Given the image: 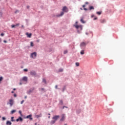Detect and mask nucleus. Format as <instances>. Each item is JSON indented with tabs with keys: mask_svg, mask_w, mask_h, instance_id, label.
I'll return each instance as SVG.
<instances>
[{
	"mask_svg": "<svg viewBox=\"0 0 125 125\" xmlns=\"http://www.w3.org/2000/svg\"><path fill=\"white\" fill-rule=\"evenodd\" d=\"M59 115L54 116L52 118V119L53 120L51 121L49 123L50 125H53L56 122V121L59 119Z\"/></svg>",
	"mask_w": 125,
	"mask_h": 125,
	"instance_id": "1",
	"label": "nucleus"
},
{
	"mask_svg": "<svg viewBox=\"0 0 125 125\" xmlns=\"http://www.w3.org/2000/svg\"><path fill=\"white\" fill-rule=\"evenodd\" d=\"M74 26L77 29V32L78 34H80L82 33V31L83 30V25H76L74 24Z\"/></svg>",
	"mask_w": 125,
	"mask_h": 125,
	"instance_id": "2",
	"label": "nucleus"
},
{
	"mask_svg": "<svg viewBox=\"0 0 125 125\" xmlns=\"http://www.w3.org/2000/svg\"><path fill=\"white\" fill-rule=\"evenodd\" d=\"M87 45V43L86 42H81L80 44V47L81 49H84L85 48Z\"/></svg>",
	"mask_w": 125,
	"mask_h": 125,
	"instance_id": "3",
	"label": "nucleus"
},
{
	"mask_svg": "<svg viewBox=\"0 0 125 125\" xmlns=\"http://www.w3.org/2000/svg\"><path fill=\"white\" fill-rule=\"evenodd\" d=\"M37 56V52H33L30 54V58L33 59H35Z\"/></svg>",
	"mask_w": 125,
	"mask_h": 125,
	"instance_id": "4",
	"label": "nucleus"
},
{
	"mask_svg": "<svg viewBox=\"0 0 125 125\" xmlns=\"http://www.w3.org/2000/svg\"><path fill=\"white\" fill-rule=\"evenodd\" d=\"M30 74L32 76H36V71H34V70H32L31 71H30Z\"/></svg>",
	"mask_w": 125,
	"mask_h": 125,
	"instance_id": "5",
	"label": "nucleus"
},
{
	"mask_svg": "<svg viewBox=\"0 0 125 125\" xmlns=\"http://www.w3.org/2000/svg\"><path fill=\"white\" fill-rule=\"evenodd\" d=\"M32 115H29L27 116L26 117L24 118V119H29L30 120L32 121L33 120V118L32 117Z\"/></svg>",
	"mask_w": 125,
	"mask_h": 125,
	"instance_id": "6",
	"label": "nucleus"
},
{
	"mask_svg": "<svg viewBox=\"0 0 125 125\" xmlns=\"http://www.w3.org/2000/svg\"><path fill=\"white\" fill-rule=\"evenodd\" d=\"M67 9V7L66 6H64L62 7V11L63 12H67L66 10Z\"/></svg>",
	"mask_w": 125,
	"mask_h": 125,
	"instance_id": "7",
	"label": "nucleus"
},
{
	"mask_svg": "<svg viewBox=\"0 0 125 125\" xmlns=\"http://www.w3.org/2000/svg\"><path fill=\"white\" fill-rule=\"evenodd\" d=\"M100 21L101 23H104L106 22V20L105 19H101Z\"/></svg>",
	"mask_w": 125,
	"mask_h": 125,
	"instance_id": "8",
	"label": "nucleus"
},
{
	"mask_svg": "<svg viewBox=\"0 0 125 125\" xmlns=\"http://www.w3.org/2000/svg\"><path fill=\"white\" fill-rule=\"evenodd\" d=\"M22 81H23V82H27L28 81V78L27 77H23L22 78Z\"/></svg>",
	"mask_w": 125,
	"mask_h": 125,
	"instance_id": "9",
	"label": "nucleus"
},
{
	"mask_svg": "<svg viewBox=\"0 0 125 125\" xmlns=\"http://www.w3.org/2000/svg\"><path fill=\"white\" fill-rule=\"evenodd\" d=\"M10 103L9 104H10V106H12L13 105L14 102L12 99H10L9 101Z\"/></svg>",
	"mask_w": 125,
	"mask_h": 125,
	"instance_id": "10",
	"label": "nucleus"
},
{
	"mask_svg": "<svg viewBox=\"0 0 125 125\" xmlns=\"http://www.w3.org/2000/svg\"><path fill=\"white\" fill-rule=\"evenodd\" d=\"M64 15V12L62 11L61 12L60 14H58L57 15V17H62Z\"/></svg>",
	"mask_w": 125,
	"mask_h": 125,
	"instance_id": "11",
	"label": "nucleus"
},
{
	"mask_svg": "<svg viewBox=\"0 0 125 125\" xmlns=\"http://www.w3.org/2000/svg\"><path fill=\"white\" fill-rule=\"evenodd\" d=\"M65 119V117L64 115H62L61 119H60V121L62 122Z\"/></svg>",
	"mask_w": 125,
	"mask_h": 125,
	"instance_id": "12",
	"label": "nucleus"
},
{
	"mask_svg": "<svg viewBox=\"0 0 125 125\" xmlns=\"http://www.w3.org/2000/svg\"><path fill=\"white\" fill-rule=\"evenodd\" d=\"M35 116L37 118H39L42 117V114L41 113L39 115H36Z\"/></svg>",
	"mask_w": 125,
	"mask_h": 125,
	"instance_id": "13",
	"label": "nucleus"
},
{
	"mask_svg": "<svg viewBox=\"0 0 125 125\" xmlns=\"http://www.w3.org/2000/svg\"><path fill=\"white\" fill-rule=\"evenodd\" d=\"M26 35H27V37L30 38L32 36V33H26Z\"/></svg>",
	"mask_w": 125,
	"mask_h": 125,
	"instance_id": "14",
	"label": "nucleus"
},
{
	"mask_svg": "<svg viewBox=\"0 0 125 125\" xmlns=\"http://www.w3.org/2000/svg\"><path fill=\"white\" fill-rule=\"evenodd\" d=\"M81 111L82 110L81 109H78V110H76V113L79 114L81 113Z\"/></svg>",
	"mask_w": 125,
	"mask_h": 125,
	"instance_id": "15",
	"label": "nucleus"
},
{
	"mask_svg": "<svg viewBox=\"0 0 125 125\" xmlns=\"http://www.w3.org/2000/svg\"><path fill=\"white\" fill-rule=\"evenodd\" d=\"M34 89H33L32 90L30 89L27 92V94L30 95L31 93H32L33 91V90Z\"/></svg>",
	"mask_w": 125,
	"mask_h": 125,
	"instance_id": "16",
	"label": "nucleus"
},
{
	"mask_svg": "<svg viewBox=\"0 0 125 125\" xmlns=\"http://www.w3.org/2000/svg\"><path fill=\"white\" fill-rule=\"evenodd\" d=\"M85 54L84 53V50H82L80 52V54L82 55H83Z\"/></svg>",
	"mask_w": 125,
	"mask_h": 125,
	"instance_id": "17",
	"label": "nucleus"
},
{
	"mask_svg": "<svg viewBox=\"0 0 125 125\" xmlns=\"http://www.w3.org/2000/svg\"><path fill=\"white\" fill-rule=\"evenodd\" d=\"M6 125H12V123L10 121H8L7 122V123H6Z\"/></svg>",
	"mask_w": 125,
	"mask_h": 125,
	"instance_id": "18",
	"label": "nucleus"
},
{
	"mask_svg": "<svg viewBox=\"0 0 125 125\" xmlns=\"http://www.w3.org/2000/svg\"><path fill=\"white\" fill-rule=\"evenodd\" d=\"M65 89H66V86H64L62 87V92H64Z\"/></svg>",
	"mask_w": 125,
	"mask_h": 125,
	"instance_id": "19",
	"label": "nucleus"
},
{
	"mask_svg": "<svg viewBox=\"0 0 125 125\" xmlns=\"http://www.w3.org/2000/svg\"><path fill=\"white\" fill-rule=\"evenodd\" d=\"M89 10H94V6H89Z\"/></svg>",
	"mask_w": 125,
	"mask_h": 125,
	"instance_id": "20",
	"label": "nucleus"
},
{
	"mask_svg": "<svg viewBox=\"0 0 125 125\" xmlns=\"http://www.w3.org/2000/svg\"><path fill=\"white\" fill-rule=\"evenodd\" d=\"M80 21H81V22L82 23H85V21L83 20V19H81L80 20Z\"/></svg>",
	"mask_w": 125,
	"mask_h": 125,
	"instance_id": "21",
	"label": "nucleus"
},
{
	"mask_svg": "<svg viewBox=\"0 0 125 125\" xmlns=\"http://www.w3.org/2000/svg\"><path fill=\"white\" fill-rule=\"evenodd\" d=\"M42 83H43L44 84H46L47 82L45 79H42Z\"/></svg>",
	"mask_w": 125,
	"mask_h": 125,
	"instance_id": "22",
	"label": "nucleus"
},
{
	"mask_svg": "<svg viewBox=\"0 0 125 125\" xmlns=\"http://www.w3.org/2000/svg\"><path fill=\"white\" fill-rule=\"evenodd\" d=\"M17 110H13L11 111V114H14V113L16 112Z\"/></svg>",
	"mask_w": 125,
	"mask_h": 125,
	"instance_id": "23",
	"label": "nucleus"
},
{
	"mask_svg": "<svg viewBox=\"0 0 125 125\" xmlns=\"http://www.w3.org/2000/svg\"><path fill=\"white\" fill-rule=\"evenodd\" d=\"M18 119L20 122H22L23 121V119L21 117H19Z\"/></svg>",
	"mask_w": 125,
	"mask_h": 125,
	"instance_id": "24",
	"label": "nucleus"
},
{
	"mask_svg": "<svg viewBox=\"0 0 125 125\" xmlns=\"http://www.w3.org/2000/svg\"><path fill=\"white\" fill-rule=\"evenodd\" d=\"M60 104L61 105H63V102L62 100H60Z\"/></svg>",
	"mask_w": 125,
	"mask_h": 125,
	"instance_id": "25",
	"label": "nucleus"
},
{
	"mask_svg": "<svg viewBox=\"0 0 125 125\" xmlns=\"http://www.w3.org/2000/svg\"><path fill=\"white\" fill-rule=\"evenodd\" d=\"M96 14H97V15H101L102 14V12H101V11H97V12H96Z\"/></svg>",
	"mask_w": 125,
	"mask_h": 125,
	"instance_id": "26",
	"label": "nucleus"
},
{
	"mask_svg": "<svg viewBox=\"0 0 125 125\" xmlns=\"http://www.w3.org/2000/svg\"><path fill=\"white\" fill-rule=\"evenodd\" d=\"M14 117H12L11 118V122H15V120H14Z\"/></svg>",
	"mask_w": 125,
	"mask_h": 125,
	"instance_id": "27",
	"label": "nucleus"
},
{
	"mask_svg": "<svg viewBox=\"0 0 125 125\" xmlns=\"http://www.w3.org/2000/svg\"><path fill=\"white\" fill-rule=\"evenodd\" d=\"M34 46L33 44V42H30V46L31 47H33Z\"/></svg>",
	"mask_w": 125,
	"mask_h": 125,
	"instance_id": "28",
	"label": "nucleus"
},
{
	"mask_svg": "<svg viewBox=\"0 0 125 125\" xmlns=\"http://www.w3.org/2000/svg\"><path fill=\"white\" fill-rule=\"evenodd\" d=\"M75 65L76 66H80V63L79 62H76Z\"/></svg>",
	"mask_w": 125,
	"mask_h": 125,
	"instance_id": "29",
	"label": "nucleus"
},
{
	"mask_svg": "<svg viewBox=\"0 0 125 125\" xmlns=\"http://www.w3.org/2000/svg\"><path fill=\"white\" fill-rule=\"evenodd\" d=\"M68 53V51H67V50H65V51H64L63 52V54H66Z\"/></svg>",
	"mask_w": 125,
	"mask_h": 125,
	"instance_id": "30",
	"label": "nucleus"
},
{
	"mask_svg": "<svg viewBox=\"0 0 125 125\" xmlns=\"http://www.w3.org/2000/svg\"><path fill=\"white\" fill-rule=\"evenodd\" d=\"M63 69H62V68H60L59 70V72H63Z\"/></svg>",
	"mask_w": 125,
	"mask_h": 125,
	"instance_id": "31",
	"label": "nucleus"
},
{
	"mask_svg": "<svg viewBox=\"0 0 125 125\" xmlns=\"http://www.w3.org/2000/svg\"><path fill=\"white\" fill-rule=\"evenodd\" d=\"M19 113L21 116H22L21 111V110H19Z\"/></svg>",
	"mask_w": 125,
	"mask_h": 125,
	"instance_id": "32",
	"label": "nucleus"
},
{
	"mask_svg": "<svg viewBox=\"0 0 125 125\" xmlns=\"http://www.w3.org/2000/svg\"><path fill=\"white\" fill-rule=\"evenodd\" d=\"M39 91H41V90H42V91H44V88H39Z\"/></svg>",
	"mask_w": 125,
	"mask_h": 125,
	"instance_id": "33",
	"label": "nucleus"
},
{
	"mask_svg": "<svg viewBox=\"0 0 125 125\" xmlns=\"http://www.w3.org/2000/svg\"><path fill=\"white\" fill-rule=\"evenodd\" d=\"M18 13H19V11L18 10H16L15 11V14H17Z\"/></svg>",
	"mask_w": 125,
	"mask_h": 125,
	"instance_id": "34",
	"label": "nucleus"
},
{
	"mask_svg": "<svg viewBox=\"0 0 125 125\" xmlns=\"http://www.w3.org/2000/svg\"><path fill=\"white\" fill-rule=\"evenodd\" d=\"M16 27V25H11V28H15Z\"/></svg>",
	"mask_w": 125,
	"mask_h": 125,
	"instance_id": "35",
	"label": "nucleus"
},
{
	"mask_svg": "<svg viewBox=\"0 0 125 125\" xmlns=\"http://www.w3.org/2000/svg\"><path fill=\"white\" fill-rule=\"evenodd\" d=\"M30 6L29 5H27V6H26V8H27V9H30Z\"/></svg>",
	"mask_w": 125,
	"mask_h": 125,
	"instance_id": "36",
	"label": "nucleus"
},
{
	"mask_svg": "<svg viewBox=\"0 0 125 125\" xmlns=\"http://www.w3.org/2000/svg\"><path fill=\"white\" fill-rule=\"evenodd\" d=\"M23 71H25V72H27L28 71V69H27V68H24L23 69Z\"/></svg>",
	"mask_w": 125,
	"mask_h": 125,
	"instance_id": "37",
	"label": "nucleus"
},
{
	"mask_svg": "<svg viewBox=\"0 0 125 125\" xmlns=\"http://www.w3.org/2000/svg\"><path fill=\"white\" fill-rule=\"evenodd\" d=\"M24 102V101L22 100L21 102V104H22Z\"/></svg>",
	"mask_w": 125,
	"mask_h": 125,
	"instance_id": "38",
	"label": "nucleus"
},
{
	"mask_svg": "<svg viewBox=\"0 0 125 125\" xmlns=\"http://www.w3.org/2000/svg\"><path fill=\"white\" fill-rule=\"evenodd\" d=\"M97 17H95L94 19H93V20L94 21H96V20H97Z\"/></svg>",
	"mask_w": 125,
	"mask_h": 125,
	"instance_id": "39",
	"label": "nucleus"
},
{
	"mask_svg": "<svg viewBox=\"0 0 125 125\" xmlns=\"http://www.w3.org/2000/svg\"><path fill=\"white\" fill-rule=\"evenodd\" d=\"M6 119V118H5V117L2 118V120H3V121L5 120Z\"/></svg>",
	"mask_w": 125,
	"mask_h": 125,
	"instance_id": "40",
	"label": "nucleus"
},
{
	"mask_svg": "<svg viewBox=\"0 0 125 125\" xmlns=\"http://www.w3.org/2000/svg\"><path fill=\"white\" fill-rule=\"evenodd\" d=\"M4 36V33H1V36L3 37Z\"/></svg>",
	"mask_w": 125,
	"mask_h": 125,
	"instance_id": "41",
	"label": "nucleus"
},
{
	"mask_svg": "<svg viewBox=\"0 0 125 125\" xmlns=\"http://www.w3.org/2000/svg\"><path fill=\"white\" fill-rule=\"evenodd\" d=\"M83 10H85V11H87V10H88V9L84 7V8H83Z\"/></svg>",
	"mask_w": 125,
	"mask_h": 125,
	"instance_id": "42",
	"label": "nucleus"
},
{
	"mask_svg": "<svg viewBox=\"0 0 125 125\" xmlns=\"http://www.w3.org/2000/svg\"><path fill=\"white\" fill-rule=\"evenodd\" d=\"M16 26H18L20 25V24L19 23H17L15 24Z\"/></svg>",
	"mask_w": 125,
	"mask_h": 125,
	"instance_id": "43",
	"label": "nucleus"
},
{
	"mask_svg": "<svg viewBox=\"0 0 125 125\" xmlns=\"http://www.w3.org/2000/svg\"><path fill=\"white\" fill-rule=\"evenodd\" d=\"M14 97H17V94H14Z\"/></svg>",
	"mask_w": 125,
	"mask_h": 125,
	"instance_id": "44",
	"label": "nucleus"
},
{
	"mask_svg": "<svg viewBox=\"0 0 125 125\" xmlns=\"http://www.w3.org/2000/svg\"><path fill=\"white\" fill-rule=\"evenodd\" d=\"M55 89H58L57 85H55Z\"/></svg>",
	"mask_w": 125,
	"mask_h": 125,
	"instance_id": "45",
	"label": "nucleus"
},
{
	"mask_svg": "<svg viewBox=\"0 0 125 125\" xmlns=\"http://www.w3.org/2000/svg\"><path fill=\"white\" fill-rule=\"evenodd\" d=\"M89 2L88 1L85 2V4H88Z\"/></svg>",
	"mask_w": 125,
	"mask_h": 125,
	"instance_id": "46",
	"label": "nucleus"
},
{
	"mask_svg": "<svg viewBox=\"0 0 125 125\" xmlns=\"http://www.w3.org/2000/svg\"><path fill=\"white\" fill-rule=\"evenodd\" d=\"M16 121L17 122H19L20 121H19V118L16 119Z\"/></svg>",
	"mask_w": 125,
	"mask_h": 125,
	"instance_id": "47",
	"label": "nucleus"
},
{
	"mask_svg": "<svg viewBox=\"0 0 125 125\" xmlns=\"http://www.w3.org/2000/svg\"><path fill=\"white\" fill-rule=\"evenodd\" d=\"M82 7H83V8H84V7H85V4L83 5H82Z\"/></svg>",
	"mask_w": 125,
	"mask_h": 125,
	"instance_id": "48",
	"label": "nucleus"
},
{
	"mask_svg": "<svg viewBox=\"0 0 125 125\" xmlns=\"http://www.w3.org/2000/svg\"><path fill=\"white\" fill-rule=\"evenodd\" d=\"M94 15H91V18H94Z\"/></svg>",
	"mask_w": 125,
	"mask_h": 125,
	"instance_id": "49",
	"label": "nucleus"
},
{
	"mask_svg": "<svg viewBox=\"0 0 125 125\" xmlns=\"http://www.w3.org/2000/svg\"><path fill=\"white\" fill-rule=\"evenodd\" d=\"M89 34V33L88 32H85V35H88Z\"/></svg>",
	"mask_w": 125,
	"mask_h": 125,
	"instance_id": "50",
	"label": "nucleus"
},
{
	"mask_svg": "<svg viewBox=\"0 0 125 125\" xmlns=\"http://www.w3.org/2000/svg\"><path fill=\"white\" fill-rule=\"evenodd\" d=\"M4 43H7V41H6V40H4Z\"/></svg>",
	"mask_w": 125,
	"mask_h": 125,
	"instance_id": "51",
	"label": "nucleus"
},
{
	"mask_svg": "<svg viewBox=\"0 0 125 125\" xmlns=\"http://www.w3.org/2000/svg\"><path fill=\"white\" fill-rule=\"evenodd\" d=\"M2 15V12H0V15Z\"/></svg>",
	"mask_w": 125,
	"mask_h": 125,
	"instance_id": "52",
	"label": "nucleus"
},
{
	"mask_svg": "<svg viewBox=\"0 0 125 125\" xmlns=\"http://www.w3.org/2000/svg\"><path fill=\"white\" fill-rule=\"evenodd\" d=\"M78 23V22L77 21H76L75 22V24H77Z\"/></svg>",
	"mask_w": 125,
	"mask_h": 125,
	"instance_id": "53",
	"label": "nucleus"
},
{
	"mask_svg": "<svg viewBox=\"0 0 125 125\" xmlns=\"http://www.w3.org/2000/svg\"><path fill=\"white\" fill-rule=\"evenodd\" d=\"M65 107V106H63L62 107V109H64Z\"/></svg>",
	"mask_w": 125,
	"mask_h": 125,
	"instance_id": "54",
	"label": "nucleus"
},
{
	"mask_svg": "<svg viewBox=\"0 0 125 125\" xmlns=\"http://www.w3.org/2000/svg\"><path fill=\"white\" fill-rule=\"evenodd\" d=\"M11 93H14V91H11Z\"/></svg>",
	"mask_w": 125,
	"mask_h": 125,
	"instance_id": "55",
	"label": "nucleus"
},
{
	"mask_svg": "<svg viewBox=\"0 0 125 125\" xmlns=\"http://www.w3.org/2000/svg\"><path fill=\"white\" fill-rule=\"evenodd\" d=\"M21 27L23 28L24 27V25H21Z\"/></svg>",
	"mask_w": 125,
	"mask_h": 125,
	"instance_id": "56",
	"label": "nucleus"
},
{
	"mask_svg": "<svg viewBox=\"0 0 125 125\" xmlns=\"http://www.w3.org/2000/svg\"><path fill=\"white\" fill-rule=\"evenodd\" d=\"M0 42H1V39L0 38Z\"/></svg>",
	"mask_w": 125,
	"mask_h": 125,
	"instance_id": "57",
	"label": "nucleus"
},
{
	"mask_svg": "<svg viewBox=\"0 0 125 125\" xmlns=\"http://www.w3.org/2000/svg\"><path fill=\"white\" fill-rule=\"evenodd\" d=\"M13 90L15 91V90H16V88H14V89H13Z\"/></svg>",
	"mask_w": 125,
	"mask_h": 125,
	"instance_id": "58",
	"label": "nucleus"
},
{
	"mask_svg": "<svg viewBox=\"0 0 125 125\" xmlns=\"http://www.w3.org/2000/svg\"><path fill=\"white\" fill-rule=\"evenodd\" d=\"M26 98H27V96H25L24 99H26Z\"/></svg>",
	"mask_w": 125,
	"mask_h": 125,
	"instance_id": "59",
	"label": "nucleus"
},
{
	"mask_svg": "<svg viewBox=\"0 0 125 125\" xmlns=\"http://www.w3.org/2000/svg\"><path fill=\"white\" fill-rule=\"evenodd\" d=\"M80 9H81V10H83V8H82V7L80 8Z\"/></svg>",
	"mask_w": 125,
	"mask_h": 125,
	"instance_id": "60",
	"label": "nucleus"
},
{
	"mask_svg": "<svg viewBox=\"0 0 125 125\" xmlns=\"http://www.w3.org/2000/svg\"><path fill=\"white\" fill-rule=\"evenodd\" d=\"M64 107L66 108H68L67 106H65Z\"/></svg>",
	"mask_w": 125,
	"mask_h": 125,
	"instance_id": "61",
	"label": "nucleus"
},
{
	"mask_svg": "<svg viewBox=\"0 0 125 125\" xmlns=\"http://www.w3.org/2000/svg\"><path fill=\"white\" fill-rule=\"evenodd\" d=\"M48 115H50V113H49Z\"/></svg>",
	"mask_w": 125,
	"mask_h": 125,
	"instance_id": "62",
	"label": "nucleus"
},
{
	"mask_svg": "<svg viewBox=\"0 0 125 125\" xmlns=\"http://www.w3.org/2000/svg\"><path fill=\"white\" fill-rule=\"evenodd\" d=\"M50 118V116H48V118Z\"/></svg>",
	"mask_w": 125,
	"mask_h": 125,
	"instance_id": "63",
	"label": "nucleus"
},
{
	"mask_svg": "<svg viewBox=\"0 0 125 125\" xmlns=\"http://www.w3.org/2000/svg\"><path fill=\"white\" fill-rule=\"evenodd\" d=\"M35 125H37V123H35Z\"/></svg>",
	"mask_w": 125,
	"mask_h": 125,
	"instance_id": "64",
	"label": "nucleus"
}]
</instances>
